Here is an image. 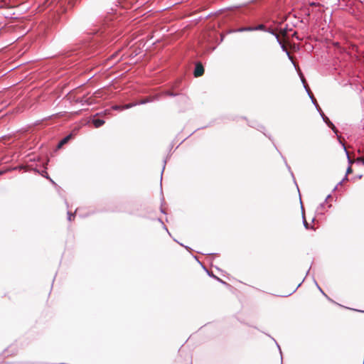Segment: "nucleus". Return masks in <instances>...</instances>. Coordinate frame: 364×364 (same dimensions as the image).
Listing matches in <instances>:
<instances>
[{
	"label": "nucleus",
	"instance_id": "obj_1",
	"mask_svg": "<svg viewBox=\"0 0 364 364\" xmlns=\"http://www.w3.org/2000/svg\"><path fill=\"white\" fill-rule=\"evenodd\" d=\"M178 97L179 100L181 102H186L188 101V97L182 93H176L169 90L164 91L159 93H155L153 95H151L149 96L145 97L143 99H141L138 100V102L135 103H128L125 104L124 105H114L112 106V109L116 111H122L124 109H128L132 107L139 105H144L149 102H153L155 101H159L160 99H161L163 97Z\"/></svg>",
	"mask_w": 364,
	"mask_h": 364
},
{
	"label": "nucleus",
	"instance_id": "obj_2",
	"mask_svg": "<svg viewBox=\"0 0 364 364\" xmlns=\"http://www.w3.org/2000/svg\"><path fill=\"white\" fill-rule=\"evenodd\" d=\"M223 122V118L220 117H212V115H198L196 119L197 129L196 131L220 124Z\"/></svg>",
	"mask_w": 364,
	"mask_h": 364
},
{
	"label": "nucleus",
	"instance_id": "obj_3",
	"mask_svg": "<svg viewBox=\"0 0 364 364\" xmlns=\"http://www.w3.org/2000/svg\"><path fill=\"white\" fill-rule=\"evenodd\" d=\"M100 115H89L85 119H83L82 123L83 125L92 124L95 128L102 127L105 123V119L98 118Z\"/></svg>",
	"mask_w": 364,
	"mask_h": 364
},
{
	"label": "nucleus",
	"instance_id": "obj_4",
	"mask_svg": "<svg viewBox=\"0 0 364 364\" xmlns=\"http://www.w3.org/2000/svg\"><path fill=\"white\" fill-rule=\"evenodd\" d=\"M242 119L243 120H246L248 123V125L250 127H252V128H255L257 130L261 132L262 133L264 134V135L265 136H267L272 143L274 142V139L272 138V136H271V134H267L264 132L265 131V127L260 124L259 123H258L256 120H254V119H250L249 120L245 116H243L241 117Z\"/></svg>",
	"mask_w": 364,
	"mask_h": 364
},
{
	"label": "nucleus",
	"instance_id": "obj_5",
	"mask_svg": "<svg viewBox=\"0 0 364 364\" xmlns=\"http://www.w3.org/2000/svg\"><path fill=\"white\" fill-rule=\"evenodd\" d=\"M203 268L204 269V270L206 272L207 274L210 277L215 279L216 281H218L219 283L222 284L223 285H224L227 288H231L232 287V286L230 284H228V282H225L224 280H223L222 279H220L218 276L215 275L213 272L209 271L205 267L203 266Z\"/></svg>",
	"mask_w": 364,
	"mask_h": 364
},
{
	"label": "nucleus",
	"instance_id": "obj_6",
	"mask_svg": "<svg viewBox=\"0 0 364 364\" xmlns=\"http://www.w3.org/2000/svg\"><path fill=\"white\" fill-rule=\"evenodd\" d=\"M273 146H274V149L277 150V151L279 153V154L281 156V157H282V160H283V161H284V164H285V166H286L287 168L288 169V171H289V173H290L291 176H292V178H293V180H294V183H295L296 185H297V184H296V180H295V178H294V173H293V172H292V171H291V167H290V166H289V165L287 164V161L286 158L282 155V154L281 153V151L278 149V148H277V145L275 144V143H274V142H273ZM296 187H298V186H296ZM297 188L299 189V188Z\"/></svg>",
	"mask_w": 364,
	"mask_h": 364
},
{
	"label": "nucleus",
	"instance_id": "obj_7",
	"mask_svg": "<svg viewBox=\"0 0 364 364\" xmlns=\"http://www.w3.org/2000/svg\"><path fill=\"white\" fill-rule=\"evenodd\" d=\"M321 117L323 122H325L326 124L328 127H330L332 129V131L337 135L338 138H339L340 136L338 135V129H336L333 123L329 119L328 115H321Z\"/></svg>",
	"mask_w": 364,
	"mask_h": 364
},
{
	"label": "nucleus",
	"instance_id": "obj_8",
	"mask_svg": "<svg viewBox=\"0 0 364 364\" xmlns=\"http://www.w3.org/2000/svg\"><path fill=\"white\" fill-rule=\"evenodd\" d=\"M204 73V68L200 63H197L195 66L193 71V75L195 77H198L203 75Z\"/></svg>",
	"mask_w": 364,
	"mask_h": 364
},
{
	"label": "nucleus",
	"instance_id": "obj_9",
	"mask_svg": "<svg viewBox=\"0 0 364 364\" xmlns=\"http://www.w3.org/2000/svg\"><path fill=\"white\" fill-rule=\"evenodd\" d=\"M301 77V81H302V83L304 85V87L305 88V90H306L308 95H309L310 98L311 99L312 102H314V104L316 105V107L318 110V112L320 113V114H323L321 109V108L318 107V105H316L315 102H314V99L313 97V95H311V92L308 87L307 85H306L305 83V80L304 78L303 77V76Z\"/></svg>",
	"mask_w": 364,
	"mask_h": 364
},
{
	"label": "nucleus",
	"instance_id": "obj_10",
	"mask_svg": "<svg viewBox=\"0 0 364 364\" xmlns=\"http://www.w3.org/2000/svg\"><path fill=\"white\" fill-rule=\"evenodd\" d=\"M34 171L38 173L40 175H41L42 176H43L44 178H46V179L49 180V181L53 184L54 185L55 187H58V188H60V187H59L57 183L49 176V175L48 174L47 171L46 170H43L41 172H40L38 169L36 168H34L33 169Z\"/></svg>",
	"mask_w": 364,
	"mask_h": 364
},
{
	"label": "nucleus",
	"instance_id": "obj_11",
	"mask_svg": "<svg viewBox=\"0 0 364 364\" xmlns=\"http://www.w3.org/2000/svg\"><path fill=\"white\" fill-rule=\"evenodd\" d=\"M74 136V134L73 133H70L63 137L58 144L57 147L58 149H60L63 145L67 144L70 139H72Z\"/></svg>",
	"mask_w": 364,
	"mask_h": 364
},
{
	"label": "nucleus",
	"instance_id": "obj_12",
	"mask_svg": "<svg viewBox=\"0 0 364 364\" xmlns=\"http://www.w3.org/2000/svg\"><path fill=\"white\" fill-rule=\"evenodd\" d=\"M301 208H302V222H303L304 227L306 230H314V227L313 225H310L309 223L306 221V220L305 218L302 205H301Z\"/></svg>",
	"mask_w": 364,
	"mask_h": 364
},
{
	"label": "nucleus",
	"instance_id": "obj_13",
	"mask_svg": "<svg viewBox=\"0 0 364 364\" xmlns=\"http://www.w3.org/2000/svg\"><path fill=\"white\" fill-rule=\"evenodd\" d=\"M55 115H53V114H50V115H48L47 117H45L41 120H37L34 122L33 125L34 126H38V125H41L43 124V123L45 122V121H47L48 119H50L51 117H54ZM57 117H58L59 115H56Z\"/></svg>",
	"mask_w": 364,
	"mask_h": 364
},
{
	"label": "nucleus",
	"instance_id": "obj_14",
	"mask_svg": "<svg viewBox=\"0 0 364 364\" xmlns=\"http://www.w3.org/2000/svg\"><path fill=\"white\" fill-rule=\"evenodd\" d=\"M277 41V42H278V43L280 45L281 48L282 49V50H283V51H284V52L287 53V56H288L289 59L291 60H292L291 56L290 55V53H289V52L288 51V50L287 49V48H286V46H284V43L280 41V39H279V41Z\"/></svg>",
	"mask_w": 364,
	"mask_h": 364
},
{
	"label": "nucleus",
	"instance_id": "obj_15",
	"mask_svg": "<svg viewBox=\"0 0 364 364\" xmlns=\"http://www.w3.org/2000/svg\"><path fill=\"white\" fill-rule=\"evenodd\" d=\"M325 205H326L325 201H323L319 204V205L317 207V208L316 210V214H318V215L323 214V209L324 208Z\"/></svg>",
	"mask_w": 364,
	"mask_h": 364
},
{
	"label": "nucleus",
	"instance_id": "obj_16",
	"mask_svg": "<svg viewBox=\"0 0 364 364\" xmlns=\"http://www.w3.org/2000/svg\"><path fill=\"white\" fill-rule=\"evenodd\" d=\"M339 141L341 143L342 146H343V149H344V151H345V153L346 154V156H347V159H348V165L351 166V164L353 163V160L350 159V156H349V152L347 150L346 146L344 144H343L340 140Z\"/></svg>",
	"mask_w": 364,
	"mask_h": 364
},
{
	"label": "nucleus",
	"instance_id": "obj_17",
	"mask_svg": "<svg viewBox=\"0 0 364 364\" xmlns=\"http://www.w3.org/2000/svg\"><path fill=\"white\" fill-rule=\"evenodd\" d=\"M237 32L253 31L252 26L241 27L237 29Z\"/></svg>",
	"mask_w": 364,
	"mask_h": 364
},
{
	"label": "nucleus",
	"instance_id": "obj_18",
	"mask_svg": "<svg viewBox=\"0 0 364 364\" xmlns=\"http://www.w3.org/2000/svg\"><path fill=\"white\" fill-rule=\"evenodd\" d=\"M253 31H266V27L264 24H259L257 26H252Z\"/></svg>",
	"mask_w": 364,
	"mask_h": 364
},
{
	"label": "nucleus",
	"instance_id": "obj_19",
	"mask_svg": "<svg viewBox=\"0 0 364 364\" xmlns=\"http://www.w3.org/2000/svg\"><path fill=\"white\" fill-rule=\"evenodd\" d=\"M168 158V156H166V159H164L163 162H164V165H163V168H162V171H161V181L162 180V176H163V173H164V171L165 169V167H166V164L167 163V159ZM161 186V191H162V186L161 184L160 185Z\"/></svg>",
	"mask_w": 364,
	"mask_h": 364
},
{
	"label": "nucleus",
	"instance_id": "obj_20",
	"mask_svg": "<svg viewBox=\"0 0 364 364\" xmlns=\"http://www.w3.org/2000/svg\"><path fill=\"white\" fill-rule=\"evenodd\" d=\"M17 168H21V166H20V167H14V168H7V169L0 170V176L4 175V173H6L9 171L16 170Z\"/></svg>",
	"mask_w": 364,
	"mask_h": 364
},
{
	"label": "nucleus",
	"instance_id": "obj_21",
	"mask_svg": "<svg viewBox=\"0 0 364 364\" xmlns=\"http://www.w3.org/2000/svg\"><path fill=\"white\" fill-rule=\"evenodd\" d=\"M347 180H348V175H346H346L344 176L343 178L340 182H338V183H337V185L334 187V188L333 189V191H336V190L337 189V187H338V186L341 185V184L343 183V181H347Z\"/></svg>",
	"mask_w": 364,
	"mask_h": 364
},
{
	"label": "nucleus",
	"instance_id": "obj_22",
	"mask_svg": "<svg viewBox=\"0 0 364 364\" xmlns=\"http://www.w3.org/2000/svg\"><path fill=\"white\" fill-rule=\"evenodd\" d=\"M272 340H274V341L277 344V346L279 350V353H280V355H281V364H282V350H281V348L279 346V345L277 343V342L272 338L269 335H268Z\"/></svg>",
	"mask_w": 364,
	"mask_h": 364
},
{
	"label": "nucleus",
	"instance_id": "obj_23",
	"mask_svg": "<svg viewBox=\"0 0 364 364\" xmlns=\"http://www.w3.org/2000/svg\"><path fill=\"white\" fill-rule=\"evenodd\" d=\"M265 31H267V32L272 34L273 36H274V37L276 38L277 41H279V35L277 33H275L274 31L269 30H269L266 29Z\"/></svg>",
	"mask_w": 364,
	"mask_h": 364
},
{
	"label": "nucleus",
	"instance_id": "obj_24",
	"mask_svg": "<svg viewBox=\"0 0 364 364\" xmlns=\"http://www.w3.org/2000/svg\"><path fill=\"white\" fill-rule=\"evenodd\" d=\"M161 205H163L164 203V196H162V198H161ZM160 212L163 214H166V210L162 208V206H161L160 208Z\"/></svg>",
	"mask_w": 364,
	"mask_h": 364
},
{
	"label": "nucleus",
	"instance_id": "obj_25",
	"mask_svg": "<svg viewBox=\"0 0 364 364\" xmlns=\"http://www.w3.org/2000/svg\"><path fill=\"white\" fill-rule=\"evenodd\" d=\"M304 279H305V278L303 279V281L301 283H299L298 284V286L296 287V289L294 290H293L291 293H289L287 295H284V296H289L291 295L292 294H294L297 290V289L301 285V284L304 281Z\"/></svg>",
	"mask_w": 364,
	"mask_h": 364
},
{
	"label": "nucleus",
	"instance_id": "obj_26",
	"mask_svg": "<svg viewBox=\"0 0 364 364\" xmlns=\"http://www.w3.org/2000/svg\"><path fill=\"white\" fill-rule=\"evenodd\" d=\"M68 220L69 221H71L72 220V218L73 217H75V213L73 214L72 213H70V211H68Z\"/></svg>",
	"mask_w": 364,
	"mask_h": 364
},
{
	"label": "nucleus",
	"instance_id": "obj_27",
	"mask_svg": "<svg viewBox=\"0 0 364 364\" xmlns=\"http://www.w3.org/2000/svg\"><path fill=\"white\" fill-rule=\"evenodd\" d=\"M174 241H176V242H178L181 246H183L184 247L185 249H186L188 251H191V248L188 246H186V245H184L183 244L178 242L176 240L174 239Z\"/></svg>",
	"mask_w": 364,
	"mask_h": 364
},
{
	"label": "nucleus",
	"instance_id": "obj_28",
	"mask_svg": "<svg viewBox=\"0 0 364 364\" xmlns=\"http://www.w3.org/2000/svg\"><path fill=\"white\" fill-rule=\"evenodd\" d=\"M352 172H353L352 167H351V166L348 165V168H347V169H346V175H348V174L351 173Z\"/></svg>",
	"mask_w": 364,
	"mask_h": 364
},
{
	"label": "nucleus",
	"instance_id": "obj_29",
	"mask_svg": "<svg viewBox=\"0 0 364 364\" xmlns=\"http://www.w3.org/2000/svg\"><path fill=\"white\" fill-rule=\"evenodd\" d=\"M356 162L358 164L361 163L364 166V159H363V158H358L356 160Z\"/></svg>",
	"mask_w": 364,
	"mask_h": 364
},
{
	"label": "nucleus",
	"instance_id": "obj_30",
	"mask_svg": "<svg viewBox=\"0 0 364 364\" xmlns=\"http://www.w3.org/2000/svg\"><path fill=\"white\" fill-rule=\"evenodd\" d=\"M318 289L321 291V293L324 296H327V295L324 293V291L322 290V289L320 287V286H318Z\"/></svg>",
	"mask_w": 364,
	"mask_h": 364
},
{
	"label": "nucleus",
	"instance_id": "obj_31",
	"mask_svg": "<svg viewBox=\"0 0 364 364\" xmlns=\"http://www.w3.org/2000/svg\"><path fill=\"white\" fill-rule=\"evenodd\" d=\"M58 114H62L61 112H58ZM63 114H78L77 112H64Z\"/></svg>",
	"mask_w": 364,
	"mask_h": 364
},
{
	"label": "nucleus",
	"instance_id": "obj_32",
	"mask_svg": "<svg viewBox=\"0 0 364 364\" xmlns=\"http://www.w3.org/2000/svg\"><path fill=\"white\" fill-rule=\"evenodd\" d=\"M163 228H164V230H166V231L169 235H171V234H170V232H169V231H168V228H167V227H166L164 224L163 225Z\"/></svg>",
	"mask_w": 364,
	"mask_h": 364
},
{
	"label": "nucleus",
	"instance_id": "obj_33",
	"mask_svg": "<svg viewBox=\"0 0 364 364\" xmlns=\"http://www.w3.org/2000/svg\"><path fill=\"white\" fill-rule=\"evenodd\" d=\"M331 198V194H328V195L326 196V199H325V200H324V201H325V203H326V201H327L328 200H329V198Z\"/></svg>",
	"mask_w": 364,
	"mask_h": 364
},
{
	"label": "nucleus",
	"instance_id": "obj_34",
	"mask_svg": "<svg viewBox=\"0 0 364 364\" xmlns=\"http://www.w3.org/2000/svg\"><path fill=\"white\" fill-rule=\"evenodd\" d=\"M117 53H114V54L112 55H111V58H112V59H115V58H116V57H117Z\"/></svg>",
	"mask_w": 364,
	"mask_h": 364
},
{
	"label": "nucleus",
	"instance_id": "obj_35",
	"mask_svg": "<svg viewBox=\"0 0 364 364\" xmlns=\"http://www.w3.org/2000/svg\"><path fill=\"white\" fill-rule=\"evenodd\" d=\"M157 220L162 224V225L164 224L163 220L161 218H158Z\"/></svg>",
	"mask_w": 364,
	"mask_h": 364
},
{
	"label": "nucleus",
	"instance_id": "obj_36",
	"mask_svg": "<svg viewBox=\"0 0 364 364\" xmlns=\"http://www.w3.org/2000/svg\"><path fill=\"white\" fill-rule=\"evenodd\" d=\"M325 297H326L328 300H329V301H332V302H333V303H336V302H335V301H333V300H332L329 296H325Z\"/></svg>",
	"mask_w": 364,
	"mask_h": 364
},
{
	"label": "nucleus",
	"instance_id": "obj_37",
	"mask_svg": "<svg viewBox=\"0 0 364 364\" xmlns=\"http://www.w3.org/2000/svg\"><path fill=\"white\" fill-rule=\"evenodd\" d=\"M314 282L315 285L318 288V286H319V285H318V284L317 283V282H316V280L315 279H314Z\"/></svg>",
	"mask_w": 364,
	"mask_h": 364
},
{
	"label": "nucleus",
	"instance_id": "obj_38",
	"mask_svg": "<svg viewBox=\"0 0 364 364\" xmlns=\"http://www.w3.org/2000/svg\"><path fill=\"white\" fill-rule=\"evenodd\" d=\"M96 114H107V113H106V112H105H105H97Z\"/></svg>",
	"mask_w": 364,
	"mask_h": 364
},
{
	"label": "nucleus",
	"instance_id": "obj_39",
	"mask_svg": "<svg viewBox=\"0 0 364 364\" xmlns=\"http://www.w3.org/2000/svg\"><path fill=\"white\" fill-rule=\"evenodd\" d=\"M172 148H173V144H170V146H169V151H171Z\"/></svg>",
	"mask_w": 364,
	"mask_h": 364
},
{
	"label": "nucleus",
	"instance_id": "obj_40",
	"mask_svg": "<svg viewBox=\"0 0 364 364\" xmlns=\"http://www.w3.org/2000/svg\"><path fill=\"white\" fill-rule=\"evenodd\" d=\"M362 177H363V175H361V174H360V175H358V176H357V178H359V179H360V178H361Z\"/></svg>",
	"mask_w": 364,
	"mask_h": 364
},
{
	"label": "nucleus",
	"instance_id": "obj_41",
	"mask_svg": "<svg viewBox=\"0 0 364 364\" xmlns=\"http://www.w3.org/2000/svg\"><path fill=\"white\" fill-rule=\"evenodd\" d=\"M193 257H194V258H195V259H196L198 262H200L198 260V258H197V257H196V256H193Z\"/></svg>",
	"mask_w": 364,
	"mask_h": 364
},
{
	"label": "nucleus",
	"instance_id": "obj_42",
	"mask_svg": "<svg viewBox=\"0 0 364 364\" xmlns=\"http://www.w3.org/2000/svg\"><path fill=\"white\" fill-rule=\"evenodd\" d=\"M310 269H311V267L307 270L306 275L309 274Z\"/></svg>",
	"mask_w": 364,
	"mask_h": 364
},
{
	"label": "nucleus",
	"instance_id": "obj_43",
	"mask_svg": "<svg viewBox=\"0 0 364 364\" xmlns=\"http://www.w3.org/2000/svg\"><path fill=\"white\" fill-rule=\"evenodd\" d=\"M314 220H315V218H312V220H311V221H312V222H314Z\"/></svg>",
	"mask_w": 364,
	"mask_h": 364
},
{
	"label": "nucleus",
	"instance_id": "obj_44",
	"mask_svg": "<svg viewBox=\"0 0 364 364\" xmlns=\"http://www.w3.org/2000/svg\"><path fill=\"white\" fill-rule=\"evenodd\" d=\"M205 255H206V253H205ZM208 255H210V253H207Z\"/></svg>",
	"mask_w": 364,
	"mask_h": 364
},
{
	"label": "nucleus",
	"instance_id": "obj_45",
	"mask_svg": "<svg viewBox=\"0 0 364 364\" xmlns=\"http://www.w3.org/2000/svg\"><path fill=\"white\" fill-rule=\"evenodd\" d=\"M361 312H364V311H360Z\"/></svg>",
	"mask_w": 364,
	"mask_h": 364
}]
</instances>
